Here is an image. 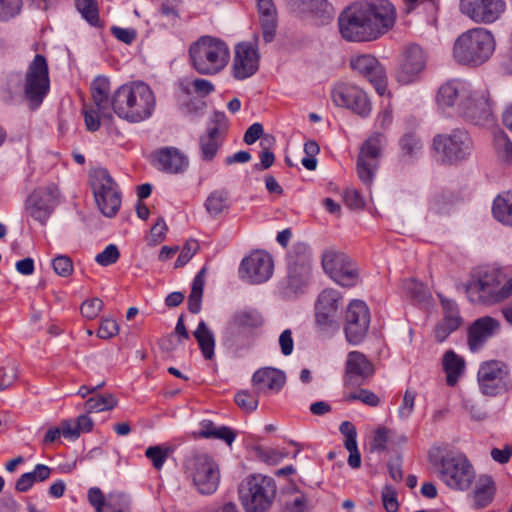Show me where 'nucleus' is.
I'll return each instance as SVG.
<instances>
[{
  "instance_id": "nucleus-53",
  "label": "nucleus",
  "mask_w": 512,
  "mask_h": 512,
  "mask_svg": "<svg viewBox=\"0 0 512 512\" xmlns=\"http://www.w3.org/2000/svg\"><path fill=\"white\" fill-rule=\"evenodd\" d=\"M103 308V302L99 298L86 300L81 305V314L87 319H95Z\"/></svg>"
},
{
  "instance_id": "nucleus-32",
  "label": "nucleus",
  "mask_w": 512,
  "mask_h": 512,
  "mask_svg": "<svg viewBox=\"0 0 512 512\" xmlns=\"http://www.w3.org/2000/svg\"><path fill=\"white\" fill-rule=\"evenodd\" d=\"M264 318L262 314L253 308H244L237 310L231 319V325L241 330H251L263 325Z\"/></svg>"
},
{
  "instance_id": "nucleus-27",
  "label": "nucleus",
  "mask_w": 512,
  "mask_h": 512,
  "mask_svg": "<svg viewBox=\"0 0 512 512\" xmlns=\"http://www.w3.org/2000/svg\"><path fill=\"white\" fill-rule=\"evenodd\" d=\"M153 165L164 172L181 173L188 167L187 157L177 148L164 147L152 154Z\"/></svg>"
},
{
  "instance_id": "nucleus-49",
  "label": "nucleus",
  "mask_w": 512,
  "mask_h": 512,
  "mask_svg": "<svg viewBox=\"0 0 512 512\" xmlns=\"http://www.w3.org/2000/svg\"><path fill=\"white\" fill-rule=\"evenodd\" d=\"M320 148L317 142L309 140L304 144V152L306 157L301 160L302 165L310 171H313L317 167L316 155L319 153Z\"/></svg>"
},
{
  "instance_id": "nucleus-35",
  "label": "nucleus",
  "mask_w": 512,
  "mask_h": 512,
  "mask_svg": "<svg viewBox=\"0 0 512 512\" xmlns=\"http://www.w3.org/2000/svg\"><path fill=\"white\" fill-rule=\"evenodd\" d=\"M493 216L504 225L512 226V191L496 197L492 207Z\"/></svg>"
},
{
  "instance_id": "nucleus-60",
  "label": "nucleus",
  "mask_w": 512,
  "mask_h": 512,
  "mask_svg": "<svg viewBox=\"0 0 512 512\" xmlns=\"http://www.w3.org/2000/svg\"><path fill=\"white\" fill-rule=\"evenodd\" d=\"M206 104L204 101L199 99H192L188 103L182 105V112L191 117H197L204 113Z\"/></svg>"
},
{
  "instance_id": "nucleus-64",
  "label": "nucleus",
  "mask_w": 512,
  "mask_h": 512,
  "mask_svg": "<svg viewBox=\"0 0 512 512\" xmlns=\"http://www.w3.org/2000/svg\"><path fill=\"white\" fill-rule=\"evenodd\" d=\"M122 504H128L125 495L121 493H111L106 497L104 501V512L117 509Z\"/></svg>"
},
{
  "instance_id": "nucleus-56",
  "label": "nucleus",
  "mask_w": 512,
  "mask_h": 512,
  "mask_svg": "<svg viewBox=\"0 0 512 512\" xmlns=\"http://www.w3.org/2000/svg\"><path fill=\"white\" fill-rule=\"evenodd\" d=\"M416 395L410 390H406L403 396L402 404L399 407L398 413L400 418L407 419L411 416L414 410Z\"/></svg>"
},
{
  "instance_id": "nucleus-57",
  "label": "nucleus",
  "mask_w": 512,
  "mask_h": 512,
  "mask_svg": "<svg viewBox=\"0 0 512 512\" xmlns=\"http://www.w3.org/2000/svg\"><path fill=\"white\" fill-rule=\"evenodd\" d=\"M345 204L353 210L363 209L365 202L362 196L355 189H346L343 194Z\"/></svg>"
},
{
  "instance_id": "nucleus-14",
  "label": "nucleus",
  "mask_w": 512,
  "mask_h": 512,
  "mask_svg": "<svg viewBox=\"0 0 512 512\" xmlns=\"http://www.w3.org/2000/svg\"><path fill=\"white\" fill-rule=\"evenodd\" d=\"M58 187L51 183L35 189L26 201V211L34 220L45 225L58 204Z\"/></svg>"
},
{
  "instance_id": "nucleus-33",
  "label": "nucleus",
  "mask_w": 512,
  "mask_h": 512,
  "mask_svg": "<svg viewBox=\"0 0 512 512\" xmlns=\"http://www.w3.org/2000/svg\"><path fill=\"white\" fill-rule=\"evenodd\" d=\"M197 435L207 439H219L228 445H231L236 438V434L231 428L227 426L216 427L210 420H203L200 423V430L197 432Z\"/></svg>"
},
{
  "instance_id": "nucleus-36",
  "label": "nucleus",
  "mask_w": 512,
  "mask_h": 512,
  "mask_svg": "<svg viewBox=\"0 0 512 512\" xmlns=\"http://www.w3.org/2000/svg\"><path fill=\"white\" fill-rule=\"evenodd\" d=\"M494 483L488 476H481L473 492L474 505L477 508L486 507L494 497Z\"/></svg>"
},
{
  "instance_id": "nucleus-18",
  "label": "nucleus",
  "mask_w": 512,
  "mask_h": 512,
  "mask_svg": "<svg viewBox=\"0 0 512 512\" xmlns=\"http://www.w3.org/2000/svg\"><path fill=\"white\" fill-rule=\"evenodd\" d=\"M331 96L336 106L349 109L361 117L371 112L367 94L358 86L340 83L333 88Z\"/></svg>"
},
{
  "instance_id": "nucleus-54",
  "label": "nucleus",
  "mask_w": 512,
  "mask_h": 512,
  "mask_svg": "<svg viewBox=\"0 0 512 512\" xmlns=\"http://www.w3.org/2000/svg\"><path fill=\"white\" fill-rule=\"evenodd\" d=\"M347 401L359 400L366 405L376 407L380 403L379 397L372 391L361 389L358 392L346 396Z\"/></svg>"
},
{
  "instance_id": "nucleus-23",
  "label": "nucleus",
  "mask_w": 512,
  "mask_h": 512,
  "mask_svg": "<svg viewBox=\"0 0 512 512\" xmlns=\"http://www.w3.org/2000/svg\"><path fill=\"white\" fill-rule=\"evenodd\" d=\"M342 305L340 293L334 289H325L319 296L315 306L317 325L325 330L337 323L339 310Z\"/></svg>"
},
{
  "instance_id": "nucleus-28",
  "label": "nucleus",
  "mask_w": 512,
  "mask_h": 512,
  "mask_svg": "<svg viewBox=\"0 0 512 512\" xmlns=\"http://www.w3.org/2000/svg\"><path fill=\"white\" fill-rule=\"evenodd\" d=\"M499 328V322L486 316L476 320L468 331V344L471 351H477Z\"/></svg>"
},
{
  "instance_id": "nucleus-13",
  "label": "nucleus",
  "mask_w": 512,
  "mask_h": 512,
  "mask_svg": "<svg viewBox=\"0 0 512 512\" xmlns=\"http://www.w3.org/2000/svg\"><path fill=\"white\" fill-rule=\"evenodd\" d=\"M193 484L201 494H212L216 491L220 472L216 462L206 454L194 456L188 464Z\"/></svg>"
},
{
  "instance_id": "nucleus-21",
  "label": "nucleus",
  "mask_w": 512,
  "mask_h": 512,
  "mask_svg": "<svg viewBox=\"0 0 512 512\" xmlns=\"http://www.w3.org/2000/svg\"><path fill=\"white\" fill-rule=\"evenodd\" d=\"M273 259L265 251H254L241 263L242 277L250 283L259 284L267 281L273 273Z\"/></svg>"
},
{
  "instance_id": "nucleus-12",
  "label": "nucleus",
  "mask_w": 512,
  "mask_h": 512,
  "mask_svg": "<svg viewBox=\"0 0 512 512\" xmlns=\"http://www.w3.org/2000/svg\"><path fill=\"white\" fill-rule=\"evenodd\" d=\"M321 263L325 273L343 287H352L359 280L356 263L343 252L327 249L322 254Z\"/></svg>"
},
{
  "instance_id": "nucleus-26",
  "label": "nucleus",
  "mask_w": 512,
  "mask_h": 512,
  "mask_svg": "<svg viewBox=\"0 0 512 512\" xmlns=\"http://www.w3.org/2000/svg\"><path fill=\"white\" fill-rule=\"evenodd\" d=\"M286 382V376L283 371L264 367L258 369L252 376V384L257 395H270L278 393Z\"/></svg>"
},
{
  "instance_id": "nucleus-41",
  "label": "nucleus",
  "mask_w": 512,
  "mask_h": 512,
  "mask_svg": "<svg viewBox=\"0 0 512 512\" xmlns=\"http://www.w3.org/2000/svg\"><path fill=\"white\" fill-rule=\"evenodd\" d=\"M117 405V399L112 394H97L90 397L85 402V410L87 413H98L111 410Z\"/></svg>"
},
{
  "instance_id": "nucleus-5",
  "label": "nucleus",
  "mask_w": 512,
  "mask_h": 512,
  "mask_svg": "<svg viewBox=\"0 0 512 512\" xmlns=\"http://www.w3.org/2000/svg\"><path fill=\"white\" fill-rule=\"evenodd\" d=\"M191 66L201 75L220 73L229 63L230 49L221 39L202 36L189 47Z\"/></svg>"
},
{
  "instance_id": "nucleus-16",
  "label": "nucleus",
  "mask_w": 512,
  "mask_h": 512,
  "mask_svg": "<svg viewBox=\"0 0 512 512\" xmlns=\"http://www.w3.org/2000/svg\"><path fill=\"white\" fill-rule=\"evenodd\" d=\"M478 383L483 394L494 396L508 389V366L500 361L484 362L478 370Z\"/></svg>"
},
{
  "instance_id": "nucleus-50",
  "label": "nucleus",
  "mask_w": 512,
  "mask_h": 512,
  "mask_svg": "<svg viewBox=\"0 0 512 512\" xmlns=\"http://www.w3.org/2000/svg\"><path fill=\"white\" fill-rule=\"evenodd\" d=\"M120 252L115 244H109L101 253L97 254L95 261L103 267L110 266L118 261Z\"/></svg>"
},
{
  "instance_id": "nucleus-4",
  "label": "nucleus",
  "mask_w": 512,
  "mask_h": 512,
  "mask_svg": "<svg viewBox=\"0 0 512 512\" xmlns=\"http://www.w3.org/2000/svg\"><path fill=\"white\" fill-rule=\"evenodd\" d=\"M428 458L439 472L440 479L451 489L465 491L475 479V471L462 453L449 452L443 455L440 447H432Z\"/></svg>"
},
{
  "instance_id": "nucleus-10",
  "label": "nucleus",
  "mask_w": 512,
  "mask_h": 512,
  "mask_svg": "<svg viewBox=\"0 0 512 512\" xmlns=\"http://www.w3.org/2000/svg\"><path fill=\"white\" fill-rule=\"evenodd\" d=\"M341 36L350 42H366L376 40L362 3H354L346 7L338 17Z\"/></svg>"
},
{
  "instance_id": "nucleus-51",
  "label": "nucleus",
  "mask_w": 512,
  "mask_h": 512,
  "mask_svg": "<svg viewBox=\"0 0 512 512\" xmlns=\"http://www.w3.org/2000/svg\"><path fill=\"white\" fill-rule=\"evenodd\" d=\"M198 249H199V244L196 240H194V239L188 240L185 243V245L183 246V248L175 262V267L179 268V267H183L184 265H186L189 262V260L196 254Z\"/></svg>"
},
{
  "instance_id": "nucleus-47",
  "label": "nucleus",
  "mask_w": 512,
  "mask_h": 512,
  "mask_svg": "<svg viewBox=\"0 0 512 512\" xmlns=\"http://www.w3.org/2000/svg\"><path fill=\"white\" fill-rule=\"evenodd\" d=\"M260 395L256 394V391L254 394L248 392L247 390H241L236 393L235 395V402L236 404L244 411L246 412H253L258 407V397Z\"/></svg>"
},
{
  "instance_id": "nucleus-58",
  "label": "nucleus",
  "mask_w": 512,
  "mask_h": 512,
  "mask_svg": "<svg viewBox=\"0 0 512 512\" xmlns=\"http://www.w3.org/2000/svg\"><path fill=\"white\" fill-rule=\"evenodd\" d=\"M401 148L408 155L416 154L422 147L421 141L413 134H406L401 139Z\"/></svg>"
},
{
  "instance_id": "nucleus-30",
  "label": "nucleus",
  "mask_w": 512,
  "mask_h": 512,
  "mask_svg": "<svg viewBox=\"0 0 512 512\" xmlns=\"http://www.w3.org/2000/svg\"><path fill=\"white\" fill-rule=\"evenodd\" d=\"M259 21L265 42H271L276 33L277 12L272 0H257Z\"/></svg>"
},
{
  "instance_id": "nucleus-9",
  "label": "nucleus",
  "mask_w": 512,
  "mask_h": 512,
  "mask_svg": "<svg viewBox=\"0 0 512 512\" xmlns=\"http://www.w3.org/2000/svg\"><path fill=\"white\" fill-rule=\"evenodd\" d=\"M50 90L49 68L46 58L36 54L28 65L23 82V94L31 109L38 108Z\"/></svg>"
},
{
  "instance_id": "nucleus-61",
  "label": "nucleus",
  "mask_w": 512,
  "mask_h": 512,
  "mask_svg": "<svg viewBox=\"0 0 512 512\" xmlns=\"http://www.w3.org/2000/svg\"><path fill=\"white\" fill-rule=\"evenodd\" d=\"M88 501L95 508L96 512H104V501L106 497L98 487H92L88 490Z\"/></svg>"
},
{
  "instance_id": "nucleus-3",
  "label": "nucleus",
  "mask_w": 512,
  "mask_h": 512,
  "mask_svg": "<svg viewBox=\"0 0 512 512\" xmlns=\"http://www.w3.org/2000/svg\"><path fill=\"white\" fill-rule=\"evenodd\" d=\"M496 41L486 28H471L460 34L453 46V57L461 65L477 67L493 55Z\"/></svg>"
},
{
  "instance_id": "nucleus-40",
  "label": "nucleus",
  "mask_w": 512,
  "mask_h": 512,
  "mask_svg": "<svg viewBox=\"0 0 512 512\" xmlns=\"http://www.w3.org/2000/svg\"><path fill=\"white\" fill-rule=\"evenodd\" d=\"M438 296L440 298V303L443 309L442 321L448 325H451V327L459 328L463 324V319L460 315L457 303L454 300L443 297L440 294Z\"/></svg>"
},
{
  "instance_id": "nucleus-52",
  "label": "nucleus",
  "mask_w": 512,
  "mask_h": 512,
  "mask_svg": "<svg viewBox=\"0 0 512 512\" xmlns=\"http://www.w3.org/2000/svg\"><path fill=\"white\" fill-rule=\"evenodd\" d=\"M55 273L61 277H68L73 272V262L66 255H59L52 262Z\"/></svg>"
},
{
  "instance_id": "nucleus-7",
  "label": "nucleus",
  "mask_w": 512,
  "mask_h": 512,
  "mask_svg": "<svg viewBox=\"0 0 512 512\" xmlns=\"http://www.w3.org/2000/svg\"><path fill=\"white\" fill-rule=\"evenodd\" d=\"M239 497L246 512H265L276 497V483L262 474L248 476L239 486Z\"/></svg>"
},
{
  "instance_id": "nucleus-11",
  "label": "nucleus",
  "mask_w": 512,
  "mask_h": 512,
  "mask_svg": "<svg viewBox=\"0 0 512 512\" xmlns=\"http://www.w3.org/2000/svg\"><path fill=\"white\" fill-rule=\"evenodd\" d=\"M433 147L443 163L452 164L466 160L472 154L474 145L465 130L456 129L450 134L436 135Z\"/></svg>"
},
{
  "instance_id": "nucleus-55",
  "label": "nucleus",
  "mask_w": 512,
  "mask_h": 512,
  "mask_svg": "<svg viewBox=\"0 0 512 512\" xmlns=\"http://www.w3.org/2000/svg\"><path fill=\"white\" fill-rule=\"evenodd\" d=\"M382 501L387 512H396L398 510L397 494L391 486H385L383 488Z\"/></svg>"
},
{
  "instance_id": "nucleus-22",
  "label": "nucleus",
  "mask_w": 512,
  "mask_h": 512,
  "mask_svg": "<svg viewBox=\"0 0 512 512\" xmlns=\"http://www.w3.org/2000/svg\"><path fill=\"white\" fill-rule=\"evenodd\" d=\"M260 55L257 45L251 42H242L236 45L232 64L233 76L238 80H245L253 76L259 69Z\"/></svg>"
},
{
  "instance_id": "nucleus-31",
  "label": "nucleus",
  "mask_w": 512,
  "mask_h": 512,
  "mask_svg": "<svg viewBox=\"0 0 512 512\" xmlns=\"http://www.w3.org/2000/svg\"><path fill=\"white\" fill-rule=\"evenodd\" d=\"M442 367L446 373V384L454 387L464 374L465 360L453 350H447L442 357Z\"/></svg>"
},
{
  "instance_id": "nucleus-15",
  "label": "nucleus",
  "mask_w": 512,
  "mask_h": 512,
  "mask_svg": "<svg viewBox=\"0 0 512 512\" xmlns=\"http://www.w3.org/2000/svg\"><path fill=\"white\" fill-rule=\"evenodd\" d=\"M460 12L478 24H492L506 11L505 0H460Z\"/></svg>"
},
{
  "instance_id": "nucleus-63",
  "label": "nucleus",
  "mask_w": 512,
  "mask_h": 512,
  "mask_svg": "<svg viewBox=\"0 0 512 512\" xmlns=\"http://www.w3.org/2000/svg\"><path fill=\"white\" fill-rule=\"evenodd\" d=\"M302 11L311 13H323L328 7L327 0H300Z\"/></svg>"
},
{
  "instance_id": "nucleus-38",
  "label": "nucleus",
  "mask_w": 512,
  "mask_h": 512,
  "mask_svg": "<svg viewBox=\"0 0 512 512\" xmlns=\"http://www.w3.org/2000/svg\"><path fill=\"white\" fill-rule=\"evenodd\" d=\"M206 268L203 267L195 276L192 288L188 297V308L191 313L197 314L201 310V301L205 283Z\"/></svg>"
},
{
  "instance_id": "nucleus-19",
  "label": "nucleus",
  "mask_w": 512,
  "mask_h": 512,
  "mask_svg": "<svg viewBox=\"0 0 512 512\" xmlns=\"http://www.w3.org/2000/svg\"><path fill=\"white\" fill-rule=\"evenodd\" d=\"M370 323L367 305L360 300L352 301L346 310L345 335L352 345H358L365 338Z\"/></svg>"
},
{
  "instance_id": "nucleus-2",
  "label": "nucleus",
  "mask_w": 512,
  "mask_h": 512,
  "mask_svg": "<svg viewBox=\"0 0 512 512\" xmlns=\"http://www.w3.org/2000/svg\"><path fill=\"white\" fill-rule=\"evenodd\" d=\"M437 105L454 108L456 113L478 124L487 120L491 108L486 90H473L469 82L463 79H451L442 84L436 95Z\"/></svg>"
},
{
  "instance_id": "nucleus-25",
  "label": "nucleus",
  "mask_w": 512,
  "mask_h": 512,
  "mask_svg": "<svg viewBox=\"0 0 512 512\" xmlns=\"http://www.w3.org/2000/svg\"><path fill=\"white\" fill-rule=\"evenodd\" d=\"M426 65V55L423 49L416 45H409L403 54V61L397 72L398 81L403 84L414 82Z\"/></svg>"
},
{
  "instance_id": "nucleus-43",
  "label": "nucleus",
  "mask_w": 512,
  "mask_h": 512,
  "mask_svg": "<svg viewBox=\"0 0 512 512\" xmlns=\"http://www.w3.org/2000/svg\"><path fill=\"white\" fill-rule=\"evenodd\" d=\"M182 91L186 94H191L192 90L201 96H206L214 91V85L211 81L196 78L193 81H182L180 83Z\"/></svg>"
},
{
  "instance_id": "nucleus-1",
  "label": "nucleus",
  "mask_w": 512,
  "mask_h": 512,
  "mask_svg": "<svg viewBox=\"0 0 512 512\" xmlns=\"http://www.w3.org/2000/svg\"><path fill=\"white\" fill-rule=\"evenodd\" d=\"M92 104L84 109L87 130L94 132L101 121H111L113 113L130 123H139L150 118L156 106L152 89L144 82L135 81L121 85L110 96V81L104 76L91 83Z\"/></svg>"
},
{
  "instance_id": "nucleus-37",
  "label": "nucleus",
  "mask_w": 512,
  "mask_h": 512,
  "mask_svg": "<svg viewBox=\"0 0 512 512\" xmlns=\"http://www.w3.org/2000/svg\"><path fill=\"white\" fill-rule=\"evenodd\" d=\"M194 337L199 344L204 358L208 360L212 359L215 348L214 335L204 321L198 324L197 329L194 331Z\"/></svg>"
},
{
  "instance_id": "nucleus-45",
  "label": "nucleus",
  "mask_w": 512,
  "mask_h": 512,
  "mask_svg": "<svg viewBox=\"0 0 512 512\" xmlns=\"http://www.w3.org/2000/svg\"><path fill=\"white\" fill-rule=\"evenodd\" d=\"M76 7L88 23L94 26L98 24L99 11L96 0H76Z\"/></svg>"
},
{
  "instance_id": "nucleus-34",
  "label": "nucleus",
  "mask_w": 512,
  "mask_h": 512,
  "mask_svg": "<svg viewBox=\"0 0 512 512\" xmlns=\"http://www.w3.org/2000/svg\"><path fill=\"white\" fill-rule=\"evenodd\" d=\"M225 135L219 134L217 129H207V132L200 137L201 157L210 161L217 154L218 149L224 141Z\"/></svg>"
},
{
  "instance_id": "nucleus-39",
  "label": "nucleus",
  "mask_w": 512,
  "mask_h": 512,
  "mask_svg": "<svg viewBox=\"0 0 512 512\" xmlns=\"http://www.w3.org/2000/svg\"><path fill=\"white\" fill-rule=\"evenodd\" d=\"M493 146L502 162L512 164V142L504 131L499 130L494 133Z\"/></svg>"
},
{
  "instance_id": "nucleus-62",
  "label": "nucleus",
  "mask_w": 512,
  "mask_h": 512,
  "mask_svg": "<svg viewBox=\"0 0 512 512\" xmlns=\"http://www.w3.org/2000/svg\"><path fill=\"white\" fill-rule=\"evenodd\" d=\"M389 430L386 428H378L375 431L373 440L371 442V449L376 451H384L388 441Z\"/></svg>"
},
{
  "instance_id": "nucleus-59",
  "label": "nucleus",
  "mask_w": 512,
  "mask_h": 512,
  "mask_svg": "<svg viewBox=\"0 0 512 512\" xmlns=\"http://www.w3.org/2000/svg\"><path fill=\"white\" fill-rule=\"evenodd\" d=\"M118 324L113 319H105L101 322L97 336L102 339H109L118 334Z\"/></svg>"
},
{
  "instance_id": "nucleus-48",
  "label": "nucleus",
  "mask_w": 512,
  "mask_h": 512,
  "mask_svg": "<svg viewBox=\"0 0 512 512\" xmlns=\"http://www.w3.org/2000/svg\"><path fill=\"white\" fill-rule=\"evenodd\" d=\"M170 450L161 446H150L145 451V456L152 462L153 467L160 470L169 456Z\"/></svg>"
},
{
  "instance_id": "nucleus-42",
  "label": "nucleus",
  "mask_w": 512,
  "mask_h": 512,
  "mask_svg": "<svg viewBox=\"0 0 512 512\" xmlns=\"http://www.w3.org/2000/svg\"><path fill=\"white\" fill-rule=\"evenodd\" d=\"M228 193L225 190H215L207 197L205 207L208 213L216 216L228 207Z\"/></svg>"
},
{
  "instance_id": "nucleus-17",
  "label": "nucleus",
  "mask_w": 512,
  "mask_h": 512,
  "mask_svg": "<svg viewBox=\"0 0 512 512\" xmlns=\"http://www.w3.org/2000/svg\"><path fill=\"white\" fill-rule=\"evenodd\" d=\"M375 39L391 30L396 22L395 6L389 0H371L362 3Z\"/></svg>"
},
{
  "instance_id": "nucleus-8",
  "label": "nucleus",
  "mask_w": 512,
  "mask_h": 512,
  "mask_svg": "<svg viewBox=\"0 0 512 512\" xmlns=\"http://www.w3.org/2000/svg\"><path fill=\"white\" fill-rule=\"evenodd\" d=\"M89 177L97 207L104 216L114 217L121 206V193L117 183L104 168L92 170Z\"/></svg>"
},
{
  "instance_id": "nucleus-46",
  "label": "nucleus",
  "mask_w": 512,
  "mask_h": 512,
  "mask_svg": "<svg viewBox=\"0 0 512 512\" xmlns=\"http://www.w3.org/2000/svg\"><path fill=\"white\" fill-rule=\"evenodd\" d=\"M23 0H0V22H7L18 16Z\"/></svg>"
},
{
  "instance_id": "nucleus-29",
  "label": "nucleus",
  "mask_w": 512,
  "mask_h": 512,
  "mask_svg": "<svg viewBox=\"0 0 512 512\" xmlns=\"http://www.w3.org/2000/svg\"><path fill=\"white\" fill-rule=\"evenodd\" d=\"M374 373L373 364L359 351H351L346 360V380L356 384Z\"/></svg>"
},
{
  "instance_id": "nucleus-44",
  "label": "nucleus",
  "mask_w": 512,
  "mask_h": 512,
  "mask_svg": "<svg viewBox=\"0 0 512 512\" xmlns=\"http://www.w3.org/2000/svg\"><path fill=\"white\" fill-rule=\"evenodd\" d=\"M284 508L286 512H309L306 496L300 491L286 495Z\"/></svg>"
},
{
  "instance_id": "nucleus-24",
  "label": "nucleus",
  "mask_w": 512,
  "mask_h": 512,
  "mask_svg": "<svg viewBox=\"0 0 512 512\" xmlns=\"http://www.w3.org/2000/svg\"><path fill=\"white\" fill-rule=\"evenodd\" d=\"M351 67L363 75L376 89L379 95H384L387 90L386 74L383 66L377 58L364 54L351 59Z\"/></svg>"
},
{
  "instance_id": "nucleus-6",
  "label": "nucleus",
  "mask_w": 512,
  "mask_h": 512,
  "mask_svg": "<svg viewBox=\"0 0 512 512\" xmlns=\"http://www.w3.org/2000/svg\"><path fill=\"white\" fill-rule=\"evenodd\" d=\"M501 271L494 267L477 269L466 285V294L473 304L493 305L507 298Z\"/></svg>"
},
{
  "instance_id": "nucleus-20",
  "label": "nucleus",
  "mask_w": 512,
  "mask_h": 512,
  "mask_svg": "<svg viewBox=\"0 0 512 512\" xmlns=\"http://www.w3.org/2000/svg\"><path fill=\"white\" fill-rule=\"evenodd\" d=\"M383 139L384 136L381 133L373 134L363 143L358 156V176L368 186L373 182L374 172L377 168V158L380 156Z\"/></svg>"
}]
</instances>
